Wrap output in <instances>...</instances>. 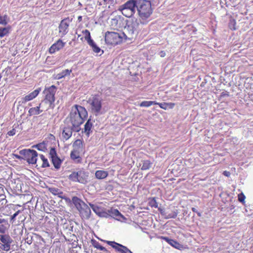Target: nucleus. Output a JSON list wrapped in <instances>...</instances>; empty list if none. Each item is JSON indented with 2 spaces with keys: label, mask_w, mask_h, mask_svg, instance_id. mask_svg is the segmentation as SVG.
Wrapping results in <instances>:
<instances>
[{
  "label": "nucleus",
  "mask_w": 253,
  "mask_h": 253,
  "mask_svg": "<svg viewBox=\"0 0 253 253\" xmlns=\"http://www.w3.org/2000/svg\"><path fill=\"white\" fill-rule=\"evenodd\" d=\"M87 116V112L84 107L79 105H75L73 106L68 119L74 129V131L79 132L80 130V126L86 119Z\"/></svg>",
  "instance_id": "1"
},
{
  "label": "nucleus",
  "mask_w": 253,
  "mask_h": 253,
  "mask_svg": "<svg viewBox=\"0 0 253 253\" xmlns=\"http://www.w3.org/2000/svg\"><path fill=\"white\" fill-rule=\"evenodd\" d=\"M136 7L140 22L143 24H146L153 13L151 1L148 0H136Z\"/></svg>",
  "instance_id": "2"
},
{
  "label": "nucleus",
  "mask_w": 253,
  "mask_h": 253,
  "mask_svg": "<svg viewBox=\"0 0 253 253\" xmlns=\"http://www.w3.org/2000/svg\"><path fill=\"white\" fill-rule=\"evenodd\" d=\"M57 91V87L54 85L49 87H45L43 91L44 98L41 101V105L44 106L45 110L53 109L54 107V102L55 100V94Z\"/></svg>",
  "instance_id": "3"
},
{
  "label": "nucleus",
  "mask_w": 253,
  "mask_h": 253,
  "mask_svg": "<svg viewBox=\"0 0 253 253\" xmlns=\"http://www.w3.org/2000/svg\"><path fill=\"white\" fill-rule=\"evenodd\" d=\"M72 202L83 218L88 219L90 217L91 210L84 202L76 196L72 198Z\"/></svg>",
  "instance_id": "4"
},
{
  "label": "nucleus",
  "mask_w": 253,
  "mask_h": 253,
  "mask_svg": "<svg viewBox=\"0 0 253 253\" xmlns=\"http://www.w3.org/2000/svg\"><path fill=\"white\" fill-rule=\"evenodd\" d=\"M73 149L70 153L71 159L77 164L82 163L81 154L83 150V142L81 139H77L73 144Z\"/></svg>",
  "instance_id": "5"
},
{
  "label": "nucleus",
  "mask_w": 253,
  "mask_h": 253,
  "mask_svg": "<svg viewBox=\"0 0 253 253\" xmlns=\"http://www.w3.org/2000/svg\"><path fill=\"white\" fill-rule=\"evenodd\" d=\"M102 99L98 94H94L88 99L87 103L90 105L91 112L96 116L101 113L102 108Z\"/></svg>",
  "instance_id": "6"
},
{
  "label": "nucleus",
  "mask_w": 253,
  "mask_h": 253,
  "mask_svg": "<svg viewBox=\"0 0 253 253\" xmlns=\"http://www.w3.org/2000/svg\"><path fill=\"white\" fill-rule=\"evenodd\" d=\"M136 0H129L119 8L122 14L126 17H130L134 14Z\"/></svg>",
  "instance_id": "7"
},
{
  "label": "nucleus",
  "mask_w": 253,
  "mask_h": 253,
  "mask_svg": "<svg viewBox=\"0 0 253 253\" xmlns=\"http://www.w3.org/2000/svg\"><path fill=\"white\" fill-rule=\"evenodd\" d=\"M123 38L118 33L107 31L105 34V41L107 44L115 46L123 42Z\"/></svg>",
  "instance_id": "8"
},
{
  "label": "nucleus",
  "mask_w": 253,
  "mask_h": 253,
  "mask_svg": "<svg viewBox=\"0 0 253 253\" xmlns=\"http://www.w3.org/2000/svg\"><path fill=\"white\" fill-rule=\"evenodd\" d=\"M88 173L84 170H80L78 171H74L70 174L69 178L73 181L79 182L81 183H85L87 182Z\"/></svg>",
  "instance_id": "9"
},
{
  "label": "nucleus",
  "mask_w": 253,
  "mask_h": 253,
  "mask_svg": "<svg viewBox=\"0 0 253 253\" xmlns=\"http://www.w3.org/2000/svg\"><path fill=\"white\" fill-rule=\"evenodd\" d=\"M20 154L23 156V159L26 160L29 164H35L37 161V152L34 150L24 149L20 151Z\"/></svg>",
  "instance_id": "10"
},
{
  "label": "nucleus",
  "mask_w": 253,
  "mask_h": 253,
  "mask_svg": "<svg viewBox=\"0 0 253 253\" xmlns=\"http://www.w3.org/2000/svg\"><path fill=\"white\" fill-rule=\"evenodd\" d=\"M13 240L8 234H0V250L9 251Z\"/></svg>",
  "instance_id": "11"
},
{
  "label": "nucleus",
  "mask_w": 253,
  "mask_h": 253,
  "mask_svg": "<svg viewBox=\"0 0 253 253\" xmlns=\"http://www.w3.org/2000/svg\"><path fill=\"white\" fill-rule=\"evenodd\" d=\"M126 28L132 34L137 32L139 29V21L135 17L132 18L127 21Z\"/></svg>",
  "instance_id": "12"
},
{
  "label": "nucleus",
  "mask_w": 253,
  "mask_h": 253,
  "mask_svg": "<svg viewBox=\"0 0 253 253\" xmlns=\"http://www.w3.org/2000/svg\"><path fill=\"white\" fill-rule=\"evenodd\" d=\"M106 242L107 244L115 249L117 252L121 253H132L126 247L116 243L115 241H106Z\"/></svg>",
  "instance_id": "13"
},
{
  "label": "nucleus",
  "mask_w": 253,
  "mask_h": 253,
  "mask_svg": "<svg viewBox=\"0 0 253 253\" xmlns=\"http://www.w3.org/2000/svg\"><path fill=\"white\" fill-rule=\"evenodd\" d=\"M69 23L70 20L68 18H65L60 22L58 28L59 33L62 37L66 35L68 32Z\"/></svg>",
  "instance_id": "14"
},
{
  "label": "nucleus",
  "mask_w": 253,
  "mask_h": 253,
  "mask_svg": "<svg viewBox=\"0 0 253 253\" xmlns=\"http://www.w3.org/2000/svg\"><path fill=\"white\" fill-rule=\"evenodd\" d=\"M66 42L61 39L57 40L49 48L48 51L50 54H53L62 49L65 45Z\"/></svg>",
  "instance_id": "15"
},
{
  "label": "nucleus",
  "mask_w": 253,
  "mask_h": 253,
  "mask_svg": "<svg viewBox=\"0 0 253 253\" xmlns=\"http://www.w3.org/2000/svg\"><path fill=\"white\" fill-rule=\"evenodd\" d=\"M41 91V88L39 87L38 88L34 90L32 92L26 95L22 98V102L23 103H25L27 102L31 101L35 98L40 93Z\"/></svg>",
  "instance_id": "16"
},
{
  "label": "nucleus",
  "mask_w": 253,
  "mask_h": 253,
  "mask_svg": "<svg viewBox=\"0 0 253 253\" xmlns=\"http://www.w3.org/2000/svg\"><path fill=\"white\" fill-rule=\"evenodd\" d=\"M37 162L35 164L37 167L42 168H45L49 167V164L47 158L43 155H40L39 157L37 158Z\"/></svg>",
  "instance_id": "17"
},
{
  "label": "nucleus",
  "mask_w": 253,
  "mask_h": 253,
  "mask_svg": "<svg viewBox=\"0 0 253 253\" xmlns=\"http://www.w3.org/2000/svg\"><path fill=\"white\" fill-rule=\"evenodd\" d=\"M44 111L46 110L44 109V106L43 105H41V102L38 106L30 108L28 111V116H32L34 115H38Z\"/></svg>",
  "instance_id": "18"
},
{
  "label": "nucleus",
  "mask_w": 253,
  "mask_h": 253,
  "mask_svg": "<svg viewBox=\"0 0 253 253\" xmlns=\"http://www.w3.org/2000/svg\"><path fill=\"white\" fill-rule=\"evenodd\" d=\"M48 190L54 195L58 196V197L65 200L66 202H71L70 198L63 196V192L59 189L55 187H49Z\"/></svg>",
  "instance_id": "19"
},
{
  "label": "nucleus",
  "mask_w": 253,
  "mask_h": 253,
  "mask_svg": "<svg viewBox=\"0 0 253 253\" xmlns=\"http://www.w3.org/2000/svg\"><path fill=\"white\" fill-rule=\"evenodd\" d=\"M73 131H74L73 126L64 127L62 132V137L63 140L65 141L68 140L72 136Z\"/></svg>",
  "instance_id": "20"
},
{
  "label": "nucleus",
  "mask_w": 253,
  "mask_h": 253,
  "mask_svg": "<svg viewBox=\"0 0 253 253\" xmlns=\"http://www.w3.org/2000/svg\"><path fill=\"white\" fill-rule=\"evenodd\" d=\"M159 238L163 239L165 240L166 242H167L169 245H170L172 247L179 249L181 250L182 249H184L183 246L182 245H181L179 243H178L177 241H174L172 239H170L168 237H159Z\"/></svg>",
  "instance_id": "21"
},
{
  "label": "nucleus",
  "mask_w": 253,
  "mask_h": 253,
  "mask_svg": "<svg viewBox=\"0 0 253 253\" xmlns=\"http://www.w3.org/2000/svg\"><path fill=\"white\" fill-rule=\"evenodd\" d=\"M122 20L119 17L115 16L110 21V26L113 29H118L121 27Z\"/></svg>",
  "instance_id": "22"
},
{
  "label": "nucleus",
  "mask_w": 253,
  "mask_h": 253,
  "mask_svg": "<svg viewBox=\"0 0 253 253\" xmlns=\"http://www.w3.org/2000/svg\"><path fill=\"white\" fill-rule=\"evenodd\" d=\"M93 124L91 122V119H88L84 126V132L87 137H89L90 133H92Z\"/></svg>",
  "instance_id": "23"
},
{
  "label": "nucleus",
  "mask_w": 253,
  "mask_h": 253,
  "mask_svg": "<svg viewBox=\"0 0 253 253\" xmlns=\"http://www.w3.org/2000/svg\"><path fill=\"white\" fill-rule=\"evenodd\" d=\"M95 175L96 178L98 179H104L108 175V172L106 170H98L96 171Z\"/></svg>",
  "instance_id": "24"
},
{
  "label": "nucleus",
  "mask_w": 253,
  "mask_h": 253,
  "mask_svg": "<svg viewBox=\"0 0 253 253\" xmlns=\"http://www.w3.org/2000/svg\"><path fill=\"white\" fill-rule=\"evenodd\" d=\"M72 70L65 69L63 70L61 73H58L56 75V78L57 80L61 79L66 76H69L72 73Z\"/></svg>",
  "instance_id": "25"
},
{
  "label": "nucleus",
  "mask_w": 253,
  "mask_h": 253,
  "mask_svg": "<svg viewBox=\"0 0 253 253\" xmlns=\"http://www.w3.org/2000/svg\"><path fill=\"white\" fill-rule=\"evenodd\" d=\"M51 161L54 168L56 169H58L60 168L62 161L59 157L57 156L53 157L51 159Z\"/></svg>",
  "instance_id": "26"
},
{
  "label": "nucleus",
  "mask_w": 253,
  "mask_h": 253,
  "mask_svg": "<svg viewBox=\"0 0 253 253\" xmlns=\"http://www.w3.org/2000/svg\"><path fill=\"white\" fill-rule=\"evenodd\" d=\"M82 34L84 36V41H86L87 43H89L93 40L91 39L90 32L88 30L85 29L82 31Z\"/></svg>",
  "instance_id": "27"
},
{
  "label": "nucleus",
  "mask_w": 253,
  "mask_h": 253,
  "mask_svg": "<svg viewBox=\"0 0 253 253\" xmlns=\"http://www.w3.org/2000/svg\"><path fill=\"white\" fill-rule=\"evenodd\" d=\"M159 211H160L161 214L164 216L165 218H175L177 216V213L175 212H172L167 215V213H166L165 211L161 209L160 208Z\"/></svg>",
  "instance_id": "28"
},
{
  "label": "nucleus",
  "mask_w": 253,
  "mask_h": 253,
  "mask_svg": "<svg viewBox=\"0 0 253 253\" xmlns=\"http://www.w3.org/2000/svg\"><path fill=\"white\" fill-rule=\"evenodd\" d=\"M91 243H92V246L95 248H96L97 249H98L100 251H104V252H107V249L102 246L100 243L99 242H98L97 241H96V240H91Z\"/></svg>",
  "instance_id": "29"
},
{
  "label": "nucleus",
  "mask_w": 253,
  "mask_h": 253,
  "mask_svg": "<svg viewBox=\"0 0 253 253\" xmlns=\"http://www.w3.org/2000/svg\"><path fill=\"white\" fill-rule=\"evenodd\" d=\"M158 103H157L155 101H142L140 104L139 106L140 107H148L149 106H151L153 105L157 104Z\"/></svg>",
  "instance_id": "30"
},
{
  "label": "nucleus",
  "mask_w": 253,
  "mask_h": 253,
  "mask_svg": "<svg viewBox=\"0 0 253 253\" xmlns=\"http://www.w3.org/2000/svg\"><path fill=\"white\" fill-rule=\"evenodd\" d=\"M88 44L91 47L94 52L98 53L101 51V49L96 45L93 40Z\"/></svg>",
  "instance_id": "31"
},
{
  "label": "nucleus",
  "mask_w": 253,
  "mask_h": 253,
  "mask_svg": "<svg viewBox=\"0 0 253 253\" xmlns=\"http://www.w3.org/2000/svg\"><path fill=\"white\" fill-rule=\"evenodd\" d=\"M151 163L148 160L143 161L142 166L141 167L142 170H147L149 169L151 167Z\"/></svg>",
  "instance_id": "32"
},
{
  "label": "nucleus",
  "mask_w": 253,
  "mask_h": 253,
  "mask_svg": "<svg viewBox=\"0 0 253 253\" xmlns=\"http://www.w3.org/2000/svg\"><path fill=\"white\" fill-rule=\"evenodd\" d=\"M35 147L40 151H45L47 150L46 144L43 142L42 143H39L35 146Z\"/></svg>",
  "instance_id": "33"
},
{
  "label": "nucleus",
  "mask_w": 253,
  "mask_h": 253,
  "mask_svg": "<svg viewBox=\"0 0 253 253\" xmlns=\"http://www.w3.org/2000/svg\"><path fill=\"white\" fill-rule=\"evenodd\" d=\"M174 104L171 103H159V107L161 108L167 109L168 108H172Z\"/></svg>",
  "instance_id": "34"
},
{
  "label": "nucleus",
  "mask_w": 253,
  "mask_h": 253,
  "mask_svg": "<svg viewBox=\"0 0 253 253\" xmlns=\"http://www.w3.org/2000/svg\"><path fill=\"white\" fill-rule=\"evenodd\" d=\"M7 15L5 14L4 16L0 15V24L6 25L7 24Z\"/></svg>",
  "instance_id": "35"
},
{
  "label": "nucleus",
  "mask_w": 253,
  "mask_h": 253,
  "mask_svg": "<svg viewBox=\"0 0 253 253\" xmlns=\"http://www.w3.org/2000/svg\"><path fill=\"white\" fill-rule=\"evenodd\" d=\"M149 205L151 207L157 208L158 207L157 203L156 202V200L154 198H149Z\"/></svg>",
  "instance_id": "36"
},
{
  "label": "nucleus",
  "mask_w": 253,
  "mask_h": 253,
  "mask_svg": "<svg viewBox=\"0 0 253 253\" xmlns=\"http://www.w3.org/2000/svg\"><path fill=\"white\" fill-rule=\"evenodd\" d=\"M235 25H236L235 20L233 19H230L229 22V24H228V26H229V28L233 30H236V28L235 27Z\"/></svg>",
  "instance_id": "37"
},
{
  "label": "nucleus",
  "mask_w": 253,
  "mask_h": 253,
  "mask_svg": "<svg viewBox=\"0 0 253 253\" xmlns=\"http://www.w3.org/2000/svg\"><path fill=\"white\" fill-rule=\"evenodd\" d=\"M9 32V30L6 28H1L0 27V37H3Z\"/></svg>",
  "instance_id": "38"
},
{
  "label": "nucleus",
  "mask_w": 253,
  "mask_h": 253,
  "mask_svg": "<svg viewBox=\"0 0 253 253\" xmlns=\"http://www.w3.org/2000/svg\"><path fill=\"white\" fill-rule=\"evenodd\" d=\"M49 156L51 159L57 156L56 150L54 148H51L50 149Z\"/></svg>",
  "instance_id": "39"
},
{
  "label": "nucleus",
  "mask_w": 253,
  "mask_h": 253,
  "mask_svg": "<svg viewBox=\"0 0 253 253\" xmlns=\"http://www.w3.org/2000/svg\"><path fill=\"white\" fill-rule=\"evenodd\" d=\"M7 203V200L5 198V196L2 197L0 200V208H2Z\"/></svg>",
  "instance_id": "40"
},
{
  "label": "nucleus",
  "mask_w": 253,
  "mask_h": 253,
  "mask_svg": "<svg viewBox=\"0 0 253 253\" xmlns=\"http://www.w3.org/2000/svg\"><path fill=\"white\" fill-rule=\"evenodd\" d=\"M111 213L116 217L123 216L120 211L116 209L112 210Z\"/></svg>",
  "instance_id": "41"
},
{
  "label": "nucleus",
  "mask_w": 253,
  "mask_h": 253,
  "mask_svg": "<svg viewBox=\"0 0 253 253\" xmlns=\"http://www.w3.org/2000/svg\"><path fill=\"white\" fill-rule=\"evenodd\" d=\"M16 129L14 128H13L11 130L8 131L7 133V135L11 136H13L16 134Z\"/></svg>",
  "instance_id": "42"
},
{
  "label": "nucleus",
  "mask_w": 253,
  "mask_h": 253,
  "mask_svg": "<svg viewBox=\"0 0 253 253\" xmlns=\"http://www.w3.org/2000/svg\"><path fill=\"white\" fill-rule=\"evenodd\" d=\"M6 228L4 225H0V233L4 234L6 232Z\"/></svg>",
  "instance_id": "43"
},
{
  "label": "nucleus",
  "mask_w": 253,
  "mask_h": 253,
  "mask_svg": "<svg viewBox=\"0 0 253 253\" xmlns=\"http://www.w3.org/2000/svg\"><path fill=\"white\" fill-rule=\"evenodd\" d=\"M4 186L0 184V197H4Z\"/></svg>",
  "instance_id": "44"
},
{
  "label": "nucleus",
  "mask_w": 253,
  "mask_h": 253,
  "mask_svg": "<svg viewBox=\"0 0 253 253\" xmlns=\"http://www.w3.org/2000/svg\"><path fill=\"white\" fill-rule=\"evenodd\" d=\"M245 199V196L243 194H240L238 196V199L240 202L243 203Z\"/></svg>",
  "instance_id": "45"
},
{
  "label": "nucleus",
  "mask_w": 253,
  "mask_h": 253,
  "mask_svg": "<svg viewBox=\"0 0 253 253\" xmlns=\"http://www.w3.org/2000/svg\"><path fill=\"white\" fill-rule=\"evenodd\" d=\"M224 175L229 177L230 175V172L228 171H224L223 172Z\"/></svg>",
  "instance_id": "46"
},
{
  "label": "nucleus",
  "mask_w": 253,
  "mask_h": 253,
  "mask_svg": "<svg viewBox=\"0 0 253 253\" xmlns=\"http://www.w3.org/2000/svg\"><path fill=\"white\" fill-rule=\"evenodd\" d=\"M17 216V215L15 214V213H14L11 216V218H10V220L11 221H14L15 220V218L16 217V216Z\"/></svg>",
  "instance_id": "47"
},
{
  "label": "nucleus",
  "mask_w": 253,
  "mask_h": 253,
  "mask_svg": "<svg viewBox=\"0 0 253 253\" xmlns=\"http://www.w3.org/2000/svg\"><path fill=\"white\" fill-rule=\"evenodd\" d=\"M78 39L80 38V41H81L82 42H84V37H82L81 35H80V34L78 35Z\"/></svg>",
  "instance_id": "48"
},
{
  "label": "nucleus",
  "mask_w": 253,
  "mask_h": 253,
  "mask_svg": "<svg viewBox=\"0 0 253 253\" xmlns=\"http://www.w3.org/2000/svg\"><path fill=\"white\" fill-rule=\"evenodd\" d=\"M111 0H103V3L104 4H107L109 3V1H110Z\"/></svg>",
  "instance_id": "49"
},
{
  "label": "nucleus",
  "mask_w": 253,
  "mask_h": 253,
  "mask_svg": "<svg viewBox=\"0 0 253 253\" xmlns=\"http://www.w3.org/2000/svg\"><path fill=\"white\" fill-rule=\"evenodd\" d=\"M160 54L161 57H164L166 55L165 52L163 51H161Z\"/></svg>",
  "instance_id": "50"
},
{
  "label": "nucleus",
  "mask_w": 253,
  "mask_h": 253,
  "mask_svg": "<svg viewBox=\"0 0 253 253\" xmlns=\"http://www.w3.org/2000/svg\"><path fill=\"white\" fill-rule=\"evenodd\" d=\"M229 96V94L228 93H225L224 92H222L221 93V96Z\"/></svg>",
  "instance_id": "51"
},
{
  "label": "nucleus",
  "mask_w": 253,
  "mask_h": 253,
  "mask_svg": "<svg viewBox=\"0 0 253 253\" xmlns=\"http://www.w3.org/2000/svg\"><path fill=\"white\" fill-rule=\"evenodd\" d=\"M21 212L20 210L17 211L15 213L17 215V216Z\"/></svg>",
  "instance_id": "52"
},
{
  "label": "nucleus",
  "mask_w": 253,
  "mask_h": 253,
  "mask_svg": "<svg viewBox=\"0 0 253 253\" xmlns=\"http://www.w3.org/2000/svg\"><path fill=\"white\" fill-rule=\"evenodd\" d=\"M82 19V17L81 16H80L78 17V20L79 21H81Z\"/></svg>",
  "instance_id": "53"
},
{
  "label": "nucleus",
  "mask_w": 253,
  "mask_h": 253,
  "mask_svg": "<svg viewBox=\"0 0 253 253\" xmlns=\"http://www.w3.org/2000/svg\"><path fill=\"white\" fill-rule=\"evenodd\" d=\"M4 221V219H1L0 218V223H2V222H3Z\"/></svg>",
  "instance_id": "54"
},
{
  "label": "nucleus",
  "mask_w": 253,
  "mask_h": 253,
  "mask_svg": "<svg viewBox=\"0 0 253 253\" xmlns=\"http://www.w3.org/2000/svg\"><path fill=\"white\" fill-rule=\"evenodd\" d=\"M192 211H194V212H196V209H195V208H192Z\"/></svg>",
  "instance_id": "55"
},
{
  "label": "nucleus",
  "mask_w": 253,
  "mask_h": 253,
  "mask_svg": "<svg viewBox=\"0 0 253 253\" xmlns=\"http://www.w3.org/2000/svg\"><path fill=\"white\" fill-rule=\"evenodd\" d=\"M15 156H16V158H19H19H20V157L19 156H18V155H15Z\"/></svg>",
  "instance_id": "56"
}]
</instances>
